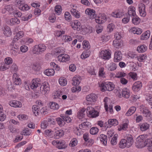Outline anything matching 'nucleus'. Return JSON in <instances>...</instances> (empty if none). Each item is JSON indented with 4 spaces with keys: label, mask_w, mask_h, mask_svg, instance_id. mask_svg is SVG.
<instances>
[{
    "label": "nucleus",
    "mask_w": 152,
    "mask_h": 152,
    "mask_svg": "<svg viewBox=\"0 0 152 152\" xmlns=\"http://www.w3.org/2000/svg\"><path fill=\"white\" fill-rule=\"evenodd\" d=\"M99 86L102 91H111L115 88V85L113 83L110 82H104L99 84Z\"/></svg>",
    "instance_id": "nucleus-4"
},
{
    "label": "nucleus",
    "mask_w": 152,
    "mask_h": 152,
    "mask_svg": "<svg viewBox=\"0 0 152 152\" xmlns=\"http://www.w3.org/2000/svg\"><path fill=\"white\" fill-rule=\"evenodd\" d=\"M20 23L19 20L16 18H12L10 20V24L11 25L18 24Z\"/></svg>",
    "instance_id": "nucleus-56"
},
{
    "label": "nucleus",
    "mask_w": 152,
    "mask_h": 152,
    "mask_svg": "<svg viewBox=\"0 0 152 152\" xmlns=\"http://www.w3.org/2000/svg\"><path fill=\"white\" fill-rule=\"evenodd\" d=\"M111 51L109 49L102 50L99 52V57L105 60H108L111 58Z\"/></svg>",
    "instance_id": "nucleus-5"
},
{
    "label": "nucleus",
    "mask_w": 152,
    "mask_h": 152,
    "mask_svg": "<svg viewBox=\"0 0 152 152\" xmlns=\"http://www.w3.org/2000/svg\"><path fill=\"white\" fill-rule=\"evenodd\" d=\"M44 134L46 137L51 138L53 136V132L51 129H47L45 130Z\"/></svg>",
    "instance_id": "nucleus-58"
},
{
    "label": "nucleus",
    "mask_w": 152,
    "mask_h": 152,
    "mask_svg": "<svg viewBox=\"0 0 152 152\" xmlns=\"http://www.w3.org/2000/svg\"><path fill=\"white\" fill-rule=\"evenodd\" d=\"M99 75L102 78H105L106 77V73L104 71V68L103 67H100L99 72Z\"/></svg>",
    "instance_id": "nucleus-49"
},
{
    "label": "nucleus",
    "mask_w": 152,
    "mask_h": 152,
    "mask_svg": "<svg viewBox=\"0 0 152 152\" xmlns=\"http://www.w3.org/2000/svg\"><path fill=\"white\" fill-rule=\"evenodd\" d=\"M46 48L45 45L42 44L35 45L34 47V53L37 54H41L45 51Z\"/></svg>",
    "instance_id": "nucleus-9"
},
{
    "label": "nucleus",
    "mask_w": 152,
    "mask_h": 152,
    "mask_svg": "<svg viewBox=\"0 0 152 152\" xmlns=\"http://www.w3.org/2000/svg\"><path fill=\"white\" fill-rule=\"evenodd\" d=\"M131 93L130 90L126 88L123 89L122 91V96L126 98H128L131 95Z\"/></svg>",
    "instance_id": "nucleus-33"
},
{
    "label": "nucleus",
    "mask_w": 152,
    "mask_h": 152,
    "mask_svg": "<svg viewBox=\"0 0 152 152\" xmlns=\"http://www.w3.org/2000/svg\"><path fill=\"white\" fill-rule=\"evenodd\" d=\"M44 73L48 76H52L54 75L55 71L53 69H48L44 72Z\"/></svg>",
    "instance_id": "nucleus-42"
},
{
    "label": "nucleus",
    "mask_w": 152,
    "mask_h": 152,
    "mask_svg": "<svg viewBox=\"0 0 152 152\" xmlns=\"http://www.w3.org/2000/svg\"><path fill=\"white\" fill-rule=\"evenodd\" d=\"M78 143V141L76 138H73L70 141L69 146L72 147H74L76 146Z\"/></svg>",
    "instance_id": "nucleus-54"
},
{
    "label": "nucleus",
    "mask_w": 152,
    "mask_h": 152,
    "mask_svg": "<svg viewBox=\"0 0 152 152\" xmlns=\"http://www.w3.org/2000/svg\"><path fill=\"white\" fill-rule=\"evenodd\" d=\"M106 20V17L104 14H100L99 16L95 19L96 22L99 24L104 23Z\"/></svg>",
    "instance_id": "nucleus-15"
},
{
    "label": "nucleus",
    "mask_w": 152,
    "mask_h": 152,
    "mask_svg": "<svg viewBox=\"0 0 152 152\" xmlns=\"http://www.w3.org/2000/svg\"><path fill=\"white\" fill-rule=\"evenodd\" d=\"M49 106L50 108L53 110H57L59 107V105L58 104L53 102H50Z\"/></svg>",
    "instance_id": "nucleus-43"
},
{
    "label": "nucleus",
    "mask_w": 152,
    "mask_h": 152,
    "mask_svg": "<svg viewBox=\"0 0 152 152\" xmlns=\"http://www.w3.org/2000/svg\"><path fill=\"white\" fill-rule=\"evenodd\" d=\"M24 36V33L23 31H20L16 33L14 38L12 42L11 43V46H14V43Z\"/></svg>",
    "instance_id": "nucleus-14"
},
{
    "label": "nucleus",
    "mask_w": 152,
    "mask_h": 152,
    "mask_svg": "<svg viewBox=\"0 0 152 152\" xmlns=\"http://www.w3.org/2000/svg\"><path fill=\"white\" fill-rule=\"evenodd\" d=\"M74 132L75 134L78 136L81 135L82 134L81 129L79 127H76L75 128Z\"/></svg>",
    "instance_id": "nucleus-57"
},
{
    "label": "nucleus",
    "mask_w": 152,
    "mask_h": 152,
    "mask_svg": "<svg viewBox=\"0 0 152 152\" xmlns=\"http://www.w3.org/2000/svg\"><path fill=\"white\" fill-rule=\"evenodd\" d=\"M9 66L7 65L3 62L0 63V71H4L7 70L9 69Z\"/></svg>",
    "instance_id": "nucleus-48"
},
{
    "label": "nucleus",
    "mask_w": 152,
    "mask_h": 152,
    "mask_svg": "<svg viewBox=\"0 0 152 152\" xmlns=\"http://www.w3.org/2000/svg\"><path fill=\"white\" fill-rule=\"evenodd\" d=\"M70 59L69 56L67 54H61L58 57V60L61 62H65L68 61Z\"/></svg>",
    "instance_id": "nucleus-16"
},
{
    "label": "nucleus",
    "mask_w": 152,
    "mask_h": 152,
    "mask_svg": "<svg viewBox=\"0 0 152 152\" xmlns=\"http://www.w3.org/2000/svg\"><path fill=\"white\" fill-rule=\"evenodd\" d=\"M113 45L116 48H119L123 46V42L122 40L114 39L113 41Z\"/></svg>",
    "instance_id": "nucleus-25"
},
{
    "label": "nucleus",
    "mask_w": 152,
    "mask_h": 152,
    "mask_svg": "<svg viewBox=\"0 0 152 152\" xmlns=\"http://www.w3.org/2000/svg\"><path fill=\"white\" fill-rule=\"evenodd\" d=\"M136 108L134 106L131 107L125 114V115L129 116L132 115L136 111Z\"/></svg>",
    "instance_id": "nucleus-40"
},
{
    "label": "nucleus",
    "mask_w": 152,
    "mask_h": 152,
    "mask_svg": "<svg viewBox=\"0 0 152 152\" xmlns=\"http://www.w3.org/2000/svg\"><path fill=\"white\" fill-rule=\"evenodd\" d=\"M13 62V60L12 58L10 57H7L4 59V63L8 66L12 64Z\"/></svg>",
    "instance_id": "nucleus-52"
},
{
    "label": "nucleus",
    "mask_w": 152,
    "mask_h": 152,
    "mask_svg": "<svg viewBox=\"0 0 152 152\" xmlns=\"http://www.w3.org/2000/svg\"><path fill=\"white\" fill-rule=\"evenodd\" d=\"M72 80V85L76 86L80 84L81 81L80 78L79 76L75 75L73 78Z\"/></svg>",
    "instance_id": "nucleus-36"
},
{
    "label": "nucleus",
    "mask_w": 152,
    "mask_h": 152,
    "mask_svg": "<svg viewBox=\"0 0 152 152\" xmlns=\"http://www.w3.org/2000/svg\"><path fill=\"white\" fill-rule=\"evenodd\" d=\"M129 122V120H126L125 123L119 125L118 128V130L119 131H121L122 130H126L128 128Z\"/></svg>",
    "instance_id": "nucleus-32"
},
{
    "label": "nucleus",
    "mask_w": 152,
    "mask_h": 152,
    "mask_svg": "<svg viewBox=\"0 0 152 152\" xmlns=\"http://www.w3.org/2000/svg\"><path fill=\"white\" fill-rule=\"evenodd\" d=\"M50 92V87L48 83L44 82L41 85L40 91L39 93L41 94L45 95H48Z\"/></svg>",
    "instance_id": "nucleus-7"
},
{
    "label": "nucleus",
    "mask_w": 152,
    "mask_h": 152,
    "mask_svg": "<svg viewBox=\"0 0 152 152\" xmlns=\"http://www.w3.org/2000/svg\"><path fill=\"white\" fill-rule=\"evenodd\" d=\"M146 146L147 150L150 152H152V137H150L145 140Z\"/></svg>",
    "instance_id": "nucleus-24"
},
{
    "label": "nucleus",
    "mask_w": 152,
    "mask_h": 152,
    "mask_svg": "<svg viewBox=\"0 0 152 152\" xmlns=\"http://www.w3.org/2000/svg\"><path fill=\"white\" fill-rule=\"evenodd\" d=\"M55 131L54 133V137L56 139H59L64 135V132L62 130H58L55 129Z\"/></svg>",
    "instance_id": "nucleus-28"
},
{
    "label": "nucleus",
    "mask_w": 152,
    "mask_h": 152,
    "mask_svg": "<svg viewBox=\"0 0 152 152\" xmlns=\"http://www.w3.org/2000/svg\"><path fill=\"white\" fill-rule=\"evenodd\" d=\"M105 67L110 71H113L117 68L116 64L113 62L110 63L105 66Z\"/></svg>",
    "instance_id": "nucleus-27"
},
{
    "label": "nucleus",
    "mask_w": 152,
    "mask_h": 152,
    "mask_svg": "<svg viewBox=\"0 0 152 152\" xmlns=\"http://www.w3.org/2000/svg\"><path fill=\"white\" fill-rule=\"evenodd\" d=\"M56 120L58 124L61 126H63L65 124V123L64 120H62L60 118H56Z\"/></svg>",
    "instance_id": "nucleus-64"
},
{
    "label": "nucleus",
    "mask_w": 152,
    "mask_h": 152,
    "mask_svg": "<svg viewBox=\"0 0 152 152\" xmlns=\"http://www.w3.org/2000/svg\"><path fill=\"white\" fill-rule=\"evenodd\" d=\"M109 126H107V128H110L111 126H117L118 124V121L116 119H110L108 121Z\"/></svg>",
    "instance_id": "nucleus-30"
},
{
    "label": "nucleus",
    "mask_w": 152,
    "mask_h": 152,
    "mask_svg": "<svg viewBox=\"0 0 152 152\" xmlns=\"http://www.w3.org/2000/svg\"><path fill=\"white\" fill-rule=\"evenodd\" d=\"M86 110L87 114L89 117L95 118L99 115V112L91 106L87 107Z\"/></svg>",
    "instance_id": "nucleus-6"
},
{
    "label": "nucleus",
    "mask_w": 152,
    "mask_h": 152,
    "mask_svg": "<svg viewBox=\"0 0 152 152\" xmlns=\"http://www.w3.org/2000/svg\"><path fill=\"white\" fill-rule=\"evenodd\" d=\"M91 52L88 50H84L83 52L81 55V58L83 59H84L88 58L90 56Z\"/></svg>",
    "instance_id": "nucleus-44"
},
{
    "label": "nucleus",
    "mask_w": 152,
    "mask_h": 152,
    "mask_svg": "<svg viewBox=\"0 0 152 152\" xmlns=\"http://www.w3.org/2000/svg\"><path fill=\"white\" fill-rule=\"evenodd\" d=\"M32 111L35 116H37L39 115V108L37 105H34L32 107Z\"/></svg>",
    "instance_id": "nucleus-62"
},
{
    "label": "nucleus",
    "mask_w": 152,
    "mask_h": 152,
    "mask_svg": "<svg viewBox=\"0 0 152 152\" xmlns=\"http://www.w3.org/2000/svg\"><path fill=\"white\" fill-rule=\"evenodd\" d=\"M103 102L104 103V107L106 111H108V106L110 105V104L111 101L110 98L107 97H105L104 98Z\"/></svg>",
    "instance_id": "nucleus-35"
},
{
    "label": "nucleus",
    "mask_w": 152,
    "mask_h": 152,
    "mask_svg": "<svg viewBox=\"0 0 152 152\" xmlns=\"http://www.w3.org/2000/svg\"><path fill=\"white\" fill-rule=\"evenodd\" d=\"M150 127V125L147 123H144L140 125V129L142 131H145L148 129Z\"/></svg>",
    "instance_id": "nucleus-41"
},
{
    "label": "nucleus",
    "mask_w": 152,
    "mask_h": 152,
    "mask_svg": "<svg viewBox=\"0 0 152 152\" xmlns=\"http://www.w3.org/2000/svg\"><path fill=\"white\" fill-rule=\"evenodd\" d=\"M9 104L11 106L16 108H21L22 106L21 103L17 100L11 101Z\"/></svg>",
    "instance_id": "nucleus-22"
},
{
    "label": "nucleus",
    "mask_w": 152,
    "mask_h": 152,
    "mask_svg": "<svg viewBox=\"0 0 152 152\" xmlns=\"http://www.w3.org/2000/svg\"><path fill=\"white\" fill-rule=\"evenodd\" d=\"M19 120L20 121L26 120L28 119V115L24 114H21L18 115L17 116Z\"/></svg>",
    "instance_id": "nucleus-61"
},
{
    "label": "nucleus",
    "mask_w": 152,
    "mask_h": 152,
    "mask_svg": "<svg viewBox=\"0 0 152 152\" xmlns=\"http://www.w3.org/2000/svg\"><path fill=\"white\" fill-rule=\"evenodd\" d=\"M147 49V47L144 44L139 45L137 48L136 50L139 53H143L145 52Z\"/></svg>",
    "instance_id": "nucleus-31"
},
{
    "label": "nucleus",
    "mask_w": 152,
    "mask_h": 152,
    "mask_svg": "<svg viewBox=\"0 0 152 152\" xmlns=\"http://www.w3.org/2000/svg\"><path fill=\"white\" fill-rule=\"evenodd\" d=\"M134 143L133 136L131 134H128L126 135V139H122L121 140L118 144L120 148L122 149L126 147H130Z\"/></svg>",
    "instance_id": "nucleus-1"
},
{
    "label": "nucleus",
    "mask_w": 152,
    "mask_h": 152,
    "mask_svg": "<svg viewBox=\"0 0 152 152\" xmlns=\"http://www.w3.org/2000/svg\"><path fill=\"white\" fill-rule=\"evenodd\" d=\"M19 9L21 10L25 11L29 10L30 9V7L27 4L24 3L20 7H19Z\"/></svg>",
    "instance_id": "nucleus-53"
},
{
    "label": "nucleus",
    "mask_w": 152,
    "mask_h": 152,
    "mask_svg": "<svg viewBox=\"0 0 152 152\" xmlns=\"http://www.w3.org/2000/svg\"><path fill=\"white\" fill-rule=\"evenodd\" d=\"M97 96L96 94L91 93L86 95L85 97L87 104H91L95 102L97 99Z\"/></svg>",
    "instance_id": "nucleus-8"
},
{
    "label": "nucleus",
    "mask_w": 152,
    "mask_h": 152,
    "mask_svg": "<svg viewBox=\"0 0 152 152\" xmlns=\"http://www.w3.org/2000/svg\"><path fill=\"white\" fill-rule=\"evenodd\" d=\"M99 130L97 127H92L90 130V133L92 135H95L99 132Z\"/></svg>",
    "instance_id": "nucleus-55"
},
{
    "label": "nucleus",
    "mask_w": 152,
    "mask_h": 152,
    "mask_svg": "<svg viewBox=\"0 0 152 152\" xmlns=\"http://www.w3.org/2000/svg\"><path fill=\"white\" fill-rule=\"evenodd\" d=\"M61 117L63 119L64 121H66L68 123H70L71 121V119L70 117L68 116L61 115Z\"/></svg>",
    "instance_id": "nucleus-63"
},
{
    "label": "nucleus",
    "mask_w": 152,
    "mask_h": 152,
    "mask_svg": "<svg viewBox=\"0 0 152 152\" xmlns=\"http://www.w3.org/2000/svg\"><path fill=\"white\" fill-rule=\"evenodd\" d=\"M41 84L40 80L38 78L33 79L30 83V86L31 89L34 90Z\"/></svg>",
    "instance_id": "nucleus-11"
},
{
    "label": "nucleus",
    "mask_w": 152,
    "mask_h": 152,
    "mask_svg": "<svg viewBox=\"0 0 152 152\" xmlns=\"http://www.w3.org/2000/svg\"><path fill=\"white\" fill-rule=\"evenodd\" d=\"M33 42V40L32 39L28 37L23 38L20 41V42L21 44L26 45H28L32 43Z\"/></svg>",
    "instance_id": "nucleus-29"
},
{
    "label": "nucleus",
    "mask_w": 152,
    "mask_h": 152,
    "mask_svg": "<svg viewBox=\"0 0 152 152\" xmlns=\"http://www.w3.org/2000/svg\"><path fill=\"white\" fill-rule=\"evenodd\" d=\"M141 20L140 18L137 16H133L132 19V23L135 25H138L140 22Z\"/></svg>",
    "instance_id": "nucleus-45"
},
{
    "label": "nucleus",
    "mask_w": 152,
    "mask_h": 152,
    "mask_svg": "<svg viewBox=\"0 0 152 152\" xmlns=\"http://www.w3.org/2000/svg\"><path fill=\"white\" fill-rule=\"evenodd\" d=\"M100 140L102 143L104 145H106L107 144V136L104 134H101L100 135Z\"/></svg>",
    "instance_id": "nucleus-47"
},
{
    "label": "nucleus",
    "mask_w": 152,
    "mask_h": 152,
    "mask_svg": "<svg viewBox=\"0 0 152 152\" xmlns=\"http://www.w3.org/2000/svg\"><path fill=\"white\" fill-rule=\"evenodd\" d=\"M9 12L10 15L12 14L16 17H20L22 15V13L16 10L13 9V6L11 5H5L4 8L2 9L1 12L3 14H5L7 12Z\"/></svg>",
    "instance_id": "nucleus-2"
},
{
    "label": "nucleus",
    "mask_w": 152,
    "mask_h": 152,
    "mask_svg": "<svg viewBox=\"0 0 152 152\" xmlns=\"http://www.w3.org/2000/svg\"><path fill=\"white\" fill-rule=\"evenodd\" d=\"M122 54L120 51H116L115 53L114 61L115 62H118L122 60Z\"/></svg>",
    "instance_id": "nucleus-18"
},
{
    "label": "nucleus",
    "mask_w": 152,
    "mask_h": 152,
    "mask_svg": "<svg viewBox=\"0 0 152 152\" xmlns=\"http://www.w3.org/2000/svg\"><path fill=\"white\" fill-rule=\"evenodd\" d=\"M55 12L56 14L58 15H61L62 11V9L61 5H58L56 6L55 7Z\"/></svg>",
    "instance_id": "nucleus-46"
},
{
    "label": "nucleus",
    "mask_w": 152,
    "mask_h": 152,
    "mask_svg": "<svg viewBox=\"0 0 152 152\" xmlns=\"http://www.w3.org/2000/svg\"><path fill=\"white\" fill-rule=\"evenodd\" d=\"M70 24L72 28L74 30L81 31L83 29L80 22L78 20L72 21Z\"/></svg>",
    "instance_id": "nucleus-10"
},
{
    "label": "nucleus",
    "mask_w": 152,
    "mask_h": 152,
    "mask_svg": "<svg viewBox=\"0 0 152 152\" xmlns=\"http://www.w3.org/2000/svg\"><path fill=\"white\" fill-rule=\"evenodd\" d=\"M130 32L137 35H140L142 32V29L137 27H133L131 28L129 30Z\"/></svg>",
    "instance_id": "nucleus-23"
},
{
    "label": "nucleus",
    "mask_w": 152,
    "mask_h": 152,
    "mask_svg": "<svg viewBox=\"0 0 152 152\" xmlns=\"http://www.w3.org/2000/svg\"><path fill=\"white\" fill-rule=\"evenodd\" d=\"M67 147L65 142L64 140L58 141L57 148L59 149L65 148Z\"/></svg>",
    "instance_id": "nucleus-39"
},
{
    "label": "nucleus",
    "mask_w": 152,
    "mask_h": 152,
    "mask_svg": "<svg viewBox=\"0 0 152 152\" xmlns=\"http://www.w3.org/2000/svg\"><path fill=\"white\" fill-rule=\"evenodd\" d=\"M137 59L140 62L144 61L147 58V56L146 54L140 55L139 56H137Z\"/></svg>",
    "instance_id": "nucleus-59"
},
{
    "label": "nucleus",
    "mask_w": 152,
    "mask_h": 152,
    "mask_svg": "<svg viewBox=\"0 0 152 152\" xmlns=\"http://www.w3.org/2000/svg\"><path fill=\"white\" fill-rule=\"evenodd\" d=\"M3 34L7 37H9L12 35V32L10 28L8 26H5L2 28Z\"/></svg>",
    "instance_id": "nucleus-26"
},
{
    "label": "nucleus",
    "mask_w": 152,
    "mask_h": 152,
    "mask_svg": "<svg viewBox=\"0 0 152 152\" xmlns=\"http://www.w3.org/2000/svg\"><path fill=\"white\" fill-rule=\"evenodd\" d=\"M138 8L140 15L142 17H145L146 15L145 11V7L144 4L140 3L138 5Z\"/></svg>",
    "instance_id": "nucleus-17"
},
{
    "label": "nucleus",
    "mask_w": 152,
    "mask_h": 152,
    "mask_svg": "<svg viewBox=\"0 0 152 152\" xmlns=\"http://www.w3.org/2000/svg\"><path fill=\"white\" fill-rule=\"evenodd\" d=\"M135 8L132 6H130L128 9V14L130 16H134L136 15Z\"/></svg>",
    "instance_id": "nucleus-38"
},
{
    "label": "nucleus",
    "mask_w": 152,
    "mask_h": 152,
    "mask_svg": "<svg viewBox=\"0 0 152 152\" xmlns=\"http://www.w3.org/2000/svg\"><path fill=\"white\" fill-rule=\"evenodd\" d=\"M12 79L13 83L16 85H19L21 83V79L17 73L13 74Z\"/></svg>",
    "instance_id": "nucleus-21"
},
{
    "label": "nucleus",
    "mask_w": 152,
    "mask_h": 152,
    "mask_svg": "<svg viewBox=\"0 0 152 152\" xmlns=\"http://www.w3.org/2000/svg\"><path fill=\"white\" fill-rule=\"evenodd\" d=\"M151 32L149 30L143 32L140 36V39L142 40H146L148 39L150 36Z\"/></svg>",
    "instance_id": "nucleus-34"
},
{
    "label": "nucleus",
    "mask_w": 152,
    "mask_h": 152,
    "mask_svg": "<svg viewBox=\"0 0 152 152\" xmlns=\"http://www.w3.org/2000/svg\"><path fill=\"white\" fill-rule=\"evenodd\" d=\"M86 110V109L85 108H83L80 110L77 113V117L79 119H81L85 117Z\"/></svg>",
    "instance_id": "nucleus-37"
},
{
    "label": "nucleus",
    "mask_w": 152,
    "mask_h": 152,
    "mask_svg": "<svg viewBox=\"0 0 152 152\" xmlns=\"http://www.w3.org/2000/svg\"><path fill=\"white\" fill-rule=\"evenodd\" d=\"M118 137L117 134H115L114 135L111 141V143L112 145H114L116 144L117 142Z\"/></svg>",
    "instance_id": "nucleus-60"
},
{
    "label": "nucleus",
    "mask_w": 152,
    "mask_h": 152,
    "mask_svg": "<svg viewBox=\"0 0 152 152\" xmlns=\"http://www.w3.org/2000/svg\"><path fill=\"white\" fill-rule=\"evenodd\" d=\"M124 14L123 11L121 10H117L111 13V16L114 18H120Z\"/></svg>",
    "instance_id": "nucleus-20"
},
{
    "label": "nucleus",
    "mask_w": 152,
    "mask_h": 152,
    "mask_svg": "<svg viewBox=\"0 0 152 152\" xmlns=\"http://www.w3.org/2000/svg\"><path fill=\"white\" fill-rule=\"evenodd\" d=\"M148 135L144 134L139 136L136 139L135 142L136 147L138 148H142L146 146L145 140L149 138Z\"/></svg>",
    "instance_id": "nucleus-3"
},
{
    "label": "nucleus",
    "mask_w": 152,
    "mask_h": 152,
    "mask_svg": "<svg viewBox=\"0 0 152 152\" xmlns=\"http://www.w3.org/2000/svg\"><path fill=\"white\" fill-rule=\"evenodd\" d=\"M60 85L62 86H64L67 84V81L66 78L64 77H60L58 80Z\"/></svg>",
    "instance_id": "nucleus-50"
},
{
    "label": "nucleus",
    "mask_w": 152,
    "mask_h": 152,
    "mask_svg": "<svg viewBox=\"0 0 152 152\" xmlns=\"http://www.w3.org/2000/svg\"><path fill=\"white\" fill-rule=\"evenodd\" d=\"M71 14L75 18H79L80 17V12L76 9L75 10H70Z\"/></svg>",
    "instance_id": "nucleus-51"
},
{
    "label": "nucleus",
    "mask_w": 152,
    "mask_h": 152,
    "mask_svg": "<svg viewBox=\"0 0 152 152\" xmlns=\"http://www.w3.org/2000/svg\"><path fill=\"white\" fill-rule=\"evenodd\" d=\"M142 86L141 82L137 81L135 82L132 86V90L134 92H137L139 91Z\"/></svg>",
    "instance_id": "nucleus-19"
},
{
    "label": "nucleus",
    "mask_w": 152,
    "mask_h": 152,
    "mask_svg": "<svg viewBox=\"0 0 152 152\" xmlns=\"http://www.w3.org/2000/svg\"><path fill=\"white\" fill-rule=\"evenodd\" d=\"M140 109V112L143 114L145 117L148 118L151 116V112L144 106L142 105H141Z\"/></svg>",
    "instance_id": "nucleus-13"
},
{
    "label": "nucleus",
    "mask_w": 152,
    "mask_h": 152,
    "mask_svg": "<svg viewBox=\"0 0 152 152\" xmlns=\"http://www.w3.org/2000/svg\"><path fill=\"white\" fill-rule=\"evenodd\" d=\"M85 12L91 19H93L96 17V14L94 10L90 8H87Z\"/></svg>",
    "instance_id": "nucleus-12"
}]
</instances>
